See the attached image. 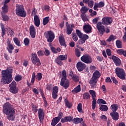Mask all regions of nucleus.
<instances>
[{
    "mask_svg": "<svg viewBox=\"0 0 126 126\" xmlns=\"http://www.w3.org/2000/svg\"><path fill=\"white\" fill-rule=\"evenodd\" d=\"M3 114L6 115L7 116V119L8 121H14L15 117V109L11 104L9 103H6L3 105L2 109Z\"/></svg>",
    "mask_w": 126,
    "mask_h": 126,
    "instance_id": "1",
    "label": "nucleus"
},
{
    "mask_svg": "<svg viewBox=\"0 0 126 126\" xmlns=\"http://www.w3.org/2000/svg\"><path fill=\"white\" fill-rule=\"evenodd\" d=\"M1 82L4 84H9L12 81V75L8 70L1 71Z\"/></svg>",
    "mask_w": 126,
    "mask_h": 126,
    "instance_id": "2",
    "label": "nucleus"
},
{
    "mask_svg": "<svg viewBox=\"0 0 126 126\" xmlns=\"http://www.w3.org/2000/svg\"><path fill=\"white\" fill-rule=\"evenodd\" d=\"M16 14L17 16H20V17H26L27 13L26 11L24 9V7L23 5L16 4Z\"/></svg>",
    "mask_w": 126,
    "mask_h": 126,
    "instance_id": "3",
    "label": "nucleus"
},
{
    "mask_svg": "<svg viewBox=\"0 0 126 126\" xmlns=\"http://www.w3.org/2000/svg\"><path fill=\"white\" fill-rule=\"evenodd\" d=\"M63 78L61 79L60 82V85L63 86L64 89H67L69 87V80L67 79L66 71L63 70L62 71Z\"/></svg>",
    "mask_w": 126,
    "mask_h": 126,
    "instance_id": "4",
    "label": "nucleus"
},
{
    "mask_svg": "<svg viewBox=\"0 0 126 126\" xmlns=\"http://www.w3.org/2000/svg\"><path fill=\"white\" fill-rule=\"evenodd\" d=\"M44 36L48 43H52L55 40V38H56L55 32L52 31L45 32H44Z\"/></svg>",
    "mask_w": 126,
    "mask_h": 126,
    "instance_id": "5",
    "label": "nucleus"
},
{
    "mask_svg": "<svg viewBox=\"0 0 126 126\" xmlns=\"http://www.w3.org/2000/svg\"><path fill=\"white\" fill-rule=\"evenodd\" d=\"M115 73L116 75L122 80H125L126 79V71L125 70L120 67H116L115 69Z\"/></svg>",
    "mask_w": 126,
    "mask_h": 126,
    "instance_id": "6",
    "label": "nucleus"
},
{
    "mask_svg": "<svg viewBox=\"0 0 126 126\" xmlns=\"http://www.w3.org/2000/svg\"><path fill=\"white\" fill-rule=\"evenodd\" d=\"M37 13V10L35 7L33 8L32 10V15H34V24L36 27H39L41 25V22L40 21V18H39V16L36 15Z\"/></svg>",
    "mask_w": 126,
    "mask_h": 126,
    "instance_id": "7",
    "label": "nucleus"
},
{
    "mask_svg": "<svg viewBox=\"0 0 126 126\" xmlns=\"http://www.w3.org/2000/svg\"><path fill=\"white\" fill-rule=\"evenodd\" d=\"M16 82L13 81L11 84H9V87H10L9 91L12 94H16L18 93V88L16 87Z\"/></svg>",
    "mask_w": 126,
    "mask_h": 126,
    "instance_id": "8",
    "label": "nucleus"
},
{
    "mask_svg": "<svg viewBox=\"0 0 126 126\" xmlns=\"http://www.w3.org/2000/svg\"><path fill=\"white\" fill-rule=\"evenodd\" d=\"M81 61L85 63H92L93 59L89 54H85L81 57Z\"/></svg>",
    "mask_w": 126,
    "mask_h": 126,
    "instance_id": "9",
    "label": "nucleus"
},
{
    "mask_svg": "<svg viewBox=\"0 0 126 126\" xmlns=\"http://www.w3.org/2000/svg\"><path fill=\"white\" fill-rule=\"evenodd\" d=\"M96 28L98 31L99 34L101 35V36H103L104 35V33L106 32V28L103 25L102 22H98L96 25Z\"/></svg>",
    "mask_w": 126,
    "mask_h": 126,
    "instance_id": "10",
    "label": "nucleus"
},
{
    "mask_svg": "<svg viewBox=\"0 0 126 126\" xmlns=\"http://www.w3.org/2000/svg\"><path fill=\"white\" fill-rule=\"evenodd\" d=\"M101 22L103 25H105V26H108V25H110V24L113 23V18L105 16L102 18Z\"/></svg>",
    "mask_w": 126,
    "mask_h": 126,
    "instance_id": "11",
    "label": "nucleus"
},
{
    "mask_svg": "<svg viewBox=\"0 0 126 126\" xmlns=\"http://www.w3.org/2000/svg\"><path fill=\"white\" fill-rule=\"evenodd\" d=\"M67 60V55H60L58 56L56 59H55V63H57V64H59V65H63V63L62 62V61H66Z\"/></svg>",
    "mask_w": 126,
    "mask_h": 126,
    "instance_id": "12",
    "label": "nucleus"
},
{
    "mask_svg": "<svg viewBox=\"0 0 126 126\" xmlns=\"http://www.w3.org/2000/svg\"><path fill=\"white\" fill-rule=\"evenodd\" d=\"M36 77V79H37L38 81H40L41 79H42V74L41 73H37L36 75V73L33 72L32 74V79L31 81V83L32 84H34L35 82V78Z\"/></svg>",
    "mask_w": 126,
    "mask_h": 126,
    "instance_id": "13",
    "label": "nucleus"
},
{
    "mask_svg": "<svg viewBox=\"0 0 126 126\" xmlns=\"http://www.w3.org/2000/svg\"><path fill=\"white\" fill-rule=\"evenodd\" d=\"M73 28H74V24H69L68 22H66V33L67 35H70L71 33H72V31H73Z\"/></svg>",
    "mask_w": 126,
    "mask_h": 126,
    "instance_id": "14",
    "label": "nucleus"
},
{
    "mask_svg": "<svg viewBox=\"0 0 126 126\" xmlns=\"http://www.w3.org/2000/svg\"><path fill=\"white\" fill-rule=\"evenodd\" d=\"M38 118L39 120L40 123H42L45 119V111L43 110L42 108H39L38 111Z\"/></svg>",
    "mask_w": 126,
    "mask_h": 126,
    "instance_id": "15",
    "label": "nucleus"
},
{
    "mask_svg": "<svg viewBox=\"0 0 126 126\" xmlns=\"http://www.w3.org/2000/svg\"><path fill=\"white\" fill-rule=\"evenodd\" d=\"M31 60L32 63L34 65H36V64L37 63V62H38V61H40V59L38 58V56H37L36 53L31 54Z\"/></svg>",
    "mask_w": 126,
    "mask_h": 126,
    "instance_id": "16",
    "label": "nucleus"
},
{
    "mask_svg": "<svg viewBox=\"0 0 126 126\" xmlns=\"http://www.w3.org/2000/svg\"><path fill=\"white\" fill-rule=\"evenodd\" d=\"M110 59H112L113 63H115L116 66H120V65H121L122 61H121V59H120L119 57L115 55H113L112 56L111 58H110Z\"/></svg>",
    "mask_w": 126,
    "mask_h": 126,
    "instance_id": "17",
    "label": "nucleus"
},
{
    "mask_svg": "<svg viewBox=\"0 0 126 126\" xmlns=\"http://www.w3.org/2000/svg\"><path fill=\"white\" fill-rule=\"evenodd\" d=\"M76 67L78 71H82L86 67V64L81 62H79L76 64Z\"/></svg>",
    "mask_w": 126,
    "mask_h": 126,
    "instance_id": "18",
    "label": "nucleus"
},
{
    "mask_svg": "<svg viewBox=\"0 0 126 126\" xmlns=\"http://www.w3.org/2000/svg\"><path fill=\"white\" fill-rule=\"evenodd\" d=\"M104 6H105V3L102 1H100L99 3L95 2L94 9V10L98 11L99 10L98 8H102V7H104Z\"/></svg>",
    "mask_w": 126,
    "mask_h": 126,
    "instance_id": "19",
    "label": "nucleus"
},
{
    "mask_svg": "<svg viewBox=\"0 0 126 126\" xmlns=\"http://www.w3.org/2000/svg\"><path fill=\"white\" fill-rule=\"evenodd\" d=\"M59 93V87L54 86L52 89V98L56 99L58 98Z\"/></svg>",
    "mask_w": 126,
    "mask_h": 126,
    "instance_id": "20",
    "label": "nucleus"
},
{
    "mask_svg": "<svg viewBox=\"0 0 126 126\" xmlns=\"http://www.w3.org/2000/svg\"><path fill=\"white\" fill-rule=\"evenodd\" d=\"M30 33L32 39H34L36 37V29H35V27L33 25L30 27Z\"/></svg>",
    "mask_w": 126,
    "mask_h": 126,
    "instance_id": "21",
    "label": "nucleus"
},
{
    "mask_svg": "<svg viewBox=\"0 0 126 126\" xmlns=\"http://www.w3.org/2000/svg\"><path fill=\"white\" fill-rule=\"evenodd\" d=\"M73 121V117L71 116H65L64 118L61 119V122L63 124L64 123H67V122H70Z\"/></svg>",
    "mask_w": 126,
    "mask_h": 126,
    "instance_id": "22",
    "label": "nucleus"
},
{
    "mask_svg": "<svg viewBox=\"0 0 126 126\" xmlns=\"http://www.w3.org/2000/svg\"><path fill=\"white\" fill-rule=\"evenodd\" d=\"M83 30L85 33H91L92 27L89 24L85 25L83 26Z\"/></svg>",
    "mask_w": 126,
    "mask_h": 126,
    "instance_id": "23",
    "label": "nucleus"
},
{
    "mask_svg": "<svg viewBox=\"0 0 126 126\" xmlns=\"http://www.w3.org/2000/svg\"><path fill=\"white\" fill-rule=\"evenodd\" d=\"M97 82L98 80L92 77L91 79L89 82V83L90 84L92 88H94L96 87V84H97Z\"/></svg>",
    "mask_w": 126,
    "mask_h": 126,
    "instance_id": "24",
    "label": "nucleus"
},
{
    "mask_svg": "<svg viewBox=\"0 0 126 126\" xmlns=\"http://www.w3.org/2000/svg\"><path fill=\"white\" fill-rule=\"evenodd\" d=\"M7 50L8 52L10 54H12V51L14 50V47H13V45L11 44V43L10 42V41L9 40L7 41Z\"/></svg>",
    "mask_w": 126,
    "mask_h": 126,
    "instance_id": "25",
    "label": "nucleus"
},
{
    "mask_svg": "<svg viewBox=\"0 0 126 126\" xmlns=\"http://www.w3.org/2000/svg\"><path fill=\"white\" fill-rule=\"evenodd\" d=\"M61 119H62V117H56L52 119V122L51 123V126H56V125L57 124H59V123H60V121H61Z\"/></svg>",
    "mask_w": 126,
    "mask_h": 126,
    "instance_id": "26",
    "label": "nucleus"
},
{
    "mask_svg": "<svg viewBox=\"0 0 126 126\" xmlns=\"http://www.w3.org/2000/svg\"><path fill=\"white\" fill-rule=\"evenodd\" d=\"M59 42L61 46H63L66 47V44H65V40H64V37L63 35H60L59 36Z\"/></svg>",
    "mask_w": 126,
    "mask_h": 126,
    "instance_id": "27",
    "label": "nucleus"
},
{
    "mask_svg": "<svg viewBox=\"0 0 126 126\" xmlns=\"http://www.w3.org/2000/svg\"><path fill=\"white\" fill-rule=\"evenodd\" d=\"M110 116L114 121H118L120 118V115L118 112H111L110 113Z\"/></svg>",
    "mask_w": 126,
    "mask_h": 126,
    "instance_id": "28",
    "label": "nucleus"
},
{
    "mask_svg": "<svg viewBox=\"0 0 126 126\" xmlns=\"http://www.w3.org/2000/svg\"><path fill=\"white\" fill-rule=\"evenodd\" d=\"M80 91H81V86L80 85H79L71 91V93H72V94H77V93H79Z\"/></svg>",
    "mask_w": 126,
    "mask_h": 126,
    "instance_id": "29",
    "label": "nucleus"
},
{
    "mask_svg": "<svg viewBox=\"0 0 126 126\" xmlns=\"http://www.w3.org/2000/svg\"><path fill=\"white\" fill-rule=\"evenodd\" d=\"M101 76V73L98 70H95L93 73L92 77L98 80L99 78Z\"/></svg>",
    "mask_w": 126,
    "mask_h": 126,
    "instance_id": "30",
    "label": "nucleus"
},
{
    "mask_svg": "<svg viewBox=\"0 0 126 126\" xmlns=\"http://www.w3.org/2000/svg\"><path fill=\"white\" fill-rule=\"evenodd\" d=\"M73 122L75 125L81 124L83 122V118H79L78 117L73 119Z\"/></svg>",
    "mask_w": 126,
    "mask_h": 126,
    "instance_id": "31",
    "label": "nucleus"
},
{
    "mask_svg": "<svg viewBox=\"0 0 126 126\" xmlns=\"http://www.w3.org/2000/svg\"><path fill=\"white\" fill-rule=\"evenodd\" d=\"M117 53L118 55L120 56L123 55L124 57L126 58V50H124V49H118L117 50Z\"/></svg>",
    "mask_w": 126,
    "mask_h": 126,
    "instance_id": "32",
    "label": "nucleus"
},
{
    "mask_svg": "<svg viewBox=\"0 0 126 126\" xmlns=\"http://www.w3.org/2000/svg\"><path fill=\"white\" fill-rule=\"evenodd\" d=\"M50 50H51L52 53H54V54H58V53H60V52H61V51L60 47L56 49V48L54 47L53 46H51Z\"/></svg>",
    "mask_w": 126,
    "mask_h": 126,
    "instance_id": "33",
    "label": "nucleus"
},
{
    "mask_svg": "<svg viewBox=\"0 0 126 126\" xmlns=\"http://www.w3.org/2000/svg\"><path fill=\"white\" fill-rule=\"evenodd\" d=\"M2 10L3 13H7L8 12V5L3 4V5L2 7Z\"/></svg>",
    "mask_w": 126,
    "mask_h": 126,
    "instance_id": "34",
    "label": "nucleus"
},
{
    "mask_svg": "<svg viewBox=\"0 0 126 126\" xmlns=\"http://www.w3.org/2000/svg\"><path fill=\"white\" fill-rule=\"evenodd\" d=\"M88 10H89V8L87 7L86 6H84L81 8L80 11L82 14H85Z\"/></svg>",
    "mask_w": 126,
    "mask_h": 126,
    "instance_id": "35",
    "label": "nucleus"
},
{
    "mask_svg": "<svg viewBox=\"0 0 126 126\" xmlns=\"http://www.w3.org/2000/svg\"><path fill=\"white\" fill-rule=\"evenodd\" d=\"M116 45L117 48H118V49L123 48V43L122 42V41H121L120 40H116Z\"/></svg>",
    "mask_w": 126,
    "mask_h": 126,
    "instance_id": "36",
    "label": "nucleus"
},
{
    "mask_svg": "<svg viewBox=\"0 0 126 126\" xmlns=\"http://www.w3.org/2000/svg\"><path fill=\"white\" fill-rule=\"evenodd\" d=\"M50 22V17H46L43 19V24L45 26Z\"/></svg>",
    "mask_w": 126,
    "mask_h": 126,
    "instance_id": "37",
    "label": "nucleus"
},
{
    "mask_svg": "<svg viewBox=\"0 0 126 126\" xmlns=\"http://www.w3.org/2000/svg\"><path fill=\"white\" fill-rule=\"evenodd\" d=\"M99 110L103 112H107L108 111V106L102 104L99 107Z\"/></svg>",
    "mask_w": 126,
    "mask_h": 126,
    "instance_id": "38",
    "label": "nucleus"
},
{
    "mask_svg": "<svg viewBox=\"0 0 126 126\" xmlns=\"http://www.w3.org/2000/svg\"><path fill=\"white\" fill-rule=\"evenodd\" d=\"M111 108L112 111H113L112 113H117V112L116 111L118 110V104L111 105Z\"/></svg>",
    "mask_w": 126,
    "mask_h": 126,
    "instance_id": "39",
    "label": "nucleus"
},
{
    "mask_svg": "<svg viewBox=\"0 0 126 126\" xmlns=\"http://www.w3.org/2000/svg\"><path fill=\"white\" fill-rule=\"evenodd\" d=\"M91 96H90V94H89V93H85L83 94V98L84 100H88V99H90V97Z\"/></svg>",
    "mask_w": 126,
    "mask_h": 126,
    "instance_id": "40",
    "label": "nucleus"
},
{
    "mask_svg": "<svg viewBox=\"0 0 126 126\" xmlns=\"http://www.w3.org/2000/svg\"><path fill=\"white\" fill-rule=\"evenodd\" d=\"M75 55L77 58H79L81 56V52L78 48L75 49Z\"/></svg>",
    "mask_w": 126,
    "mask_h": 126,
    "instance_id": "41",
    "label": "nucleus"
},
{
    "mask_svg": "<svg viewBox=\"0 0 126 126\" xmlns=\"http://www.w3.org/2000/svg\"><path fill=\"white\" fill-rule=\"evenodd\" d=\"M13 41L15 44L18 46V47H20L21 45L20 44V41H19V39H18V38L17 37H14L13 38Z\"/></svg>",
    "mask_w": 126,
    "mask_h": 126,
    "instance_id": "42",
    "label": "nucleus"
},
{
    "mask_svg": "<svg viewBox=\"0 0 126 126\" xmlns=\"http://www.w3.org/2000/svg\"><path fill=\"white\" fill-rule=\"evenodd\" d=\"M96 104H97V101L96 100V98H93V101L92 102L93 110H95V108H96Z\"/></svg>",
    "mask_w": 126,
    "mask_h": 126,
    "instance_id": "43",
    "label": "nucleus"
},
{
    "mask_svg": "<svg viewBox=\"0 0 126 126\" xmlns=\"http://www.w3.org/2000/svg\"><path fill=\"white\" fill-rule=\"evenodd\" d=\"M89 93L92 96V99H95L96 98V92L93 90H90Z\"/></svg>",
    "mask_w": 126,
    "mask_h": 126,
    "instance_id": "44",
    "label": "nucleus"
},
{
    "mask_svg": "<svg viewBox=\"0 0 126 126\" xmlns=\"http://www.w3.org/2000/svg\"><path fill=\"white\" fill-rule=\"evenodd\" d=\"M116 39H117V36L111 34L109 37L108 38V39H107V41H108V42H112V41H114V40H116Z\"/></svg>",
    "mask_w": 126,
    "mask_h": 126,
    "instance_id": "45",
    "label": "nucleus"
},
{
    "mask_svg": "<svg viewBox=\"0 0 126 126\" xmlns=\"http://www.w3.org/2000/svg\"><path fill=\"white\" fill-rule=\"evenodd\" d=\"M64 103L65 104L67 108H71V107H72V105L71 104V103H69V102H68L67 98H66L64 99Z\"/></svg>",
    "mask_w": 126,
    "mask_h": 126,
    "instance_id": "46",
    "label": "nucleus"
},
{
    "mask_svg": "<svg viewBox=\"0 0 126 126\" xmlns=\"http://www.w3.org/2000/svg\"><path fill=\"white\" fill-rule=\"evenodd\" d=\"M32 111L34 114H36V113L38 112V106H37L36 105L33 104L32 105Z\"/></svg>",
    "mask_w": 126,
    "mask_h": 126,
    "instance_id": "47",
    "label": "nucleus"
},
{
    "mask_svg": "<svg viewBox=\"0 0 126 126\" xmlns=\"http://www.w3.org/2000/svg\"><path fill=\"white\" fill-rule=\"evenodd\" d=\"M72 79L74 82H78L79 81V77L76 74H74Z\"/></svg>",
    "mask_w": 126,
    "mask_h": 126,
    "instance_id": "48",
    "label": "nucleus"
},
{
    "mask_svg": "<svg viewBox=\"0 0 126 126\" xmlns=\"http://www.w3.org/2000/svg\"><path fill=\"white\" fill-rule=\"evenodd\" d=\"M2 18L3 21H8L9 20V17L6 14H2Z\"/></svg>",
    "mask_w": 126,
    "mask_h": 126,
    "instance_id": "49",
    "label": "nucleus"
},
{
    "mask_svg": "<svg viewBox=\"0 0 126 126\" xmlns=\"http://www.w3.org/2000/svg\"><path fill=\"white\" fill-rule=\"evenodd\" d=\"M1 29L2 31V37H3L4 35H5V32L6 31L5 30V28H4V25L3 24L1 25Z\"/></svg>",
    "mask_w": 126,
    "mask_h": 126,
    "instance_id": "50",
    "label": "nucleus"
},
{
    "mask_svg": "<svg viewBox=\"0 0 126 126\" xmlns=\"http://www.w3.org/2000/svg\"><path fill=\"white\" fill-rule=\"evenodd\" d=\"M72 38L75 42H77L78 40V37L76 33H72Z\"/></svg>",
    "mask_w": 126,
    "mask_h": 126,
    "instance_id": "51",
    "label": "nucleus"
},
{
    "mask_svg": "<svg viewBox=\"0 0 126 126\" xmlns=\"http://www.w3.org/2000/svg\"><path fill=\"white\" fill-rule=\"evenodd\" d=\"M15 80L18 82L21 80H22V76L20 75H17L15 77Z\"/></svg>",
    "mask_w": 126,
    "mask_h": 126,
    "instance_id": "52",
    "label": "nucleus"
},
{
    "mask_svg": "<svg viewBox=\"0 0 126 126\" xmlns=\"http://www.w3.org/2000/svg\"><path fill=\"white\" fill-rule=\"evenodd\" d=\"M97 104H104V105H106L107 104V102L102 98H98L97 99Z\"/></svg>",
    "mask_w": 126,
    "mask_h": 126,
    "instance_id": "53",
    "label": "nucleus"
},
{
    "mask_svg": "<svg viewBox=\"0 0 126 126\" xmlns=\"http://www.w3.org/2000/svg\"><path fill=\"white\" fill-rule=\"evenodd\" d=\"M77 110L79 113H82V103H79L77 106Z\"/></svg>",
    "mask_w": 126,
    "mask_h": 126,
    "instance_id": "54",
    "label": "nucleus"
},
{
    "mask_svg": "<svg viewBox=\"0 0 126 126\" xmlns=\"http://www.w3.org/2000/svg\"><path fill=\"white\" fill-rule=\"evenodd\" d=\"M99 20H100V17H97L96 18L93 19L92 20V22L93 24H96L97 25V24H98V21H99Z\"/></svg>",
    "mask_w": 126,
    "mask_h": 126,
    "instance_id": "55",
    "label": "nucleus"
},
{
    "mask_svg": "<svg viewBox=\"0 0 126 126\" xmlns=\"http://www.w3.org/2000/svg\"><path fill=\"white\" fill-rule=\"evenodd\" d=\"M37 54L38 57H43L45 55V52L43 50H39L37 52Z\"/></svg>",
    "mask_w": 126,
    "mask_h": 126,
    "instance_id": "56",
    "label": "nucleus"
},
{
    "mask_svg": "<svg viewBox=\"0 0 126 126\" xmlns=\"http://www.w3.org/2000/svg\"><path fill=\"white\" fill-rule=\"evenodd\" d=\"M76 33L77 36L79 37V38H82L83 33H82V32L79 30H76Z\"/></svg>",
    "mask_w": 126,
    "mask_h": 126,
    "instance_id": "57",
    "label": "nucleus"
},
{
    "mask_svg": "<svg viewBox=\"0 0 126 126\" xmlns=\"http://www.w3.org/2000/svg\"><path fill=\"white\" fill-rule=\"evenodd\" d=\"M88 5L89 7L92 8V7H93V5H94V1L93 0H90L88 3Z\"/></svg>",
    "mask_w": 126,
    "mask_h": 126,
    "instance_id": "58",
    "label": "nucleus"
},
{
    "mask_svg": "<svg viewBox=\"0 0 126 126\" xmlns=\"http://www.w3.org/2000/svg\"><path fill=\"white\" fill-rule=\"evenodd\" d=\"M24 43L25 46H28L30 43V40L28 38H25L24 40Z\"/></svg>",
    "mask_w": 126,
    "mask_h": 126,
    "instance_id": "59",
    "label": "nucleus"
},
{
    "mask_svg": "<svg viewBox=\"0 0 126 126\" xmlns=\"http://www.w3.org/2000/svg\"><path fill=\"white\" fill-rule=\"evenodd\" d=\"M80 39H83L85 41H86V40L89 39V36H88L87 34H82V37H80Z\"/></svg>",
    "mask_w": 126,
    "mask_h": 126,
    "instance_id": "60",
    "label": "nucleus"
},
{
    "mask_svg": "<svg viewBox=\"0 0 126 126\" xmlns=\"http://www.w3.org/2000/svg\"><path fill=\"white\" fill-rule=\"evenodd\" d=\"M46 86L47 90H48V91H52V90L53 89V85H52V84H47Z\"/></svg>",
    "mask_w": 126,
    "mask_h": 126,
    "instance_id": "61",
    "label": "nucleus"
},
{
    "mask_svg": "<svg viewBox=\"0 0 126 126\" xmlns=\"http://www.w3.org/2000/svg\"><path fill=\"white\" fill-rule=\"evenodd\" d=\"M44 55L46 57H49V56H50V55H51V52H50V51L49 50L45 49V51H44Z\"/></svg>",
    "mask_w": 126,
    "mask_h": 126,
    "instance_id": "62",
    "label": "nucleus"
},
{
    "mask_svg": "<svg viewBox=\"0 0 126 126\" xmlns=\"http://www.w3.org/2000/svg\"><path fill=\"white\" fill-rule=\"evenodd\" d=\"M81 17L83 21H84V22H85V21H87V18L86 17V16H85V15H84V14H82L81 15Z\"/></svg>",
    "mask_w": 126,
    "mask_h": 126,
    "instance_id": "63",
    "label": "nucleus"
},
{
    "mask_svg": "<svg viewBox=\"0 0 126 126\" xmlns=\"http://www.w3.org/2000/svg\"><path fill=\"white\" fill-rule=\"evenodd\" d=\"M106 54L108 57H111V56H112V50L110 49H107Z\"/></svg>",
    "mask_w": 126,
    "mask_h": 126,
    "instance_id": "64",
    "label": "nucleus"
}]
</instances>
